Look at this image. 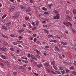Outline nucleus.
Listing matches in <instances>:
<instances>
[{
  "instance_id": "nucleus-1",
  "label": "nucleus",
  "mask_w": 76,
  "mask_h": 76,
  "mask_svg": "<svg viewBox=\"0 0 76 76\" xmlns=\"http://www.w3.org/2000/svg\"><path fill=\"white\" fill-rule=\"evenodd\" d=\"M59 15H60V14L58 13H57V14H56V15H54L53 17V19H60V16H59Z\"/></svg>"
},
{
  "instance_id": "nucleus-2",
  "label": "nucleus",
  "mask_w": 76,
  "mask_h": 76,
  "mask_svg": "<svg viewBox=\"0 0 76 76\" xmlns=\"http://www.w3.org/2000/svg\"><path fill=\"white\" fill-rule=\"evenodd\" d=\"M64 24V25H65L66 26H69V25H68V23L70 27H72V25L69 22H68L67 23L66 22H63Z\"/></svg>"
},
{
  "instance_id": "nucleus-3",
  "label": "nucleus",
  "mask_w": 76,
  "mask_h": 76,
  "mask_svg": "<svg viewBox=\"0 0 76 76\" xmlns=\"http://www.w3.org/2000/svg\"><path fill=\"white\" fill-rule=\"evenodd\" d=\"M66 19L69 20V21H72V18L69 15H67L66 17Z\"/></svg>"
},
{
  "instance_id": "nucleus-4",
  "label": "nucleus",
  "mask_w": 76,
  "mask_h": 76,
  "mask_svg": "<svg viewBox=\"0 0 76 76\" xmlns=\"http://www.w3.org/2000/svg\"><path fill=\"white\" fill-rule=\"evenodd\" d=\"M24 32V29L21 28L20 30L19 29L18 30V32L19 34H21V33Z\"/></svg>"
},
{
  "instance_id": "nucleus-5",
  "label": "nucleus",
  "mask_w": 76,
  "mask_h": 76,
  "mask_svg": "<svg viewBox=\"0 0 76 76\" xmlns=\"http://www.w3.org/2000/svg\"><path fill=\"white\" fill-rule=\"evenodd\" d=\"M31 58L32 60H34L36 61H37V59L35 57V56L32 55H31Z\"/></svg>"
},
{
  "instance_id": "nucleus-6",
  "label": "nucleus",
  "mask_w": 76,
  "mask_h": 76,
  "mask_svg": "<svg viewBox=\"0 0 76 76\" xmlns=\"http://www.w3.org/2000/svg\"><path fill=\"white\" fill-rule=\"evenodd\" d=\"M15 16V17L16 18H18L19 17V14L17 12H15L14 13Z\"/></svg>"
},
{
  "instance_id": "nucleus-7",
  "label": "nucleus",
  "mask_w": 76,
  "mask_h": 76,
  "mask_svg": "<svg viewBox=\"0 0 76 76\" xmlns=\"http://www.w3.org/2000/svg\"><path fill=\"white\" fill-rule=\"evenodd\" d=\"M37 67L38 68H41V67H42V64H37Z\"/></svg>"
},
{
  "instance_id": "nucleus-8",
  "label": "nucleus",
  "mask_w": 76,
  "mask_h": 76,
  "mask_svg": "<svg viewBox=\"0 0 76 76\" xmlns=\"http://www.w3.org/2000/svg\"><path fill=\"white\" fill-rule=\"evenodd\" d=\"M44 66L47 67H50V64L48 63H46L44 64Z\"/></svg>"
},
{
  "instance_id": "nucleus-9",
  "label": "nucleus",
  "mask_w": 76,
  "mask_h": 76,
  "mask_svg": "<svg viewBox=\"0 0 76 76\" xmlns=\"http://www.w3.org/2000/svg\"><path fill=\"white\" fill-rule=\"evenodd\" d=\"M46 70L47 71V72L48 73H51V70H50V69L48 68H46Z\"/></svg>"
},
{
  "instance_id": "nucleus-10",
  "label": "nucleus",
  "mask_w": 76,
  "mask_h": 76,
  "mask_svg": "<svg viewBox=\"0 0 76 76\" xmlns=\"http://www.w3.org/2000/svg\"><path fill=\"white\" fill-rule=\"evenodd\" d=\"M33 50L34 51H36L37 54H38V55H39V51H38V50L37 49H33Z\"/></svg>"
},
{
  "instance_id": "nucleus-11",
  "label": "nucleus",
  "mask_w": 76,
  "mask_h": 76,
  "mask_svg": "<svg viewBox=\"0 0 76 76\" xmlns=\"http://www.w3.org/2000/svg\"><path fill=\"white\" fill-rule=\"evenodd\" d=\"M11 25V23L10 22L9 23H7L6 25V26L7 27H9Z\"/></svg>"
},
{
  "instance_id": "nucleus-12",
  "label": "nucleus",
  "mask_w": 76,
  "mask_h": 76,
  "mask_svg": "<svg viewBox=\"0 0 76 76\" xmlns=\"http://www.w3.org/2000/svg\"><path fill=\"white\" fill-rule=\"evenodd\" d=\"M6 64H7V66H8V67H10V64L9 63V62L8 61H6L5 62Z\"/></svg>"
},
{
  "instance_id": "nucleus-13",
  "label": "nucleus",
  "mask_w": 76,
  "mask_h": 76,
  "mask_svg": "<svg viewBox=\"0 0 76 76\" xmlns=\"http://www.w3.org/2000/svg\"><path fill=\"white\" fill-rule=\"evenodd\" d=\"M69 69L71 70H74V66H72L71 67L69 68Z\"/></svg>"
},
{
  "instance_id": "nucleus-14",
  "label": "nucleus",
  "mask_w": 76,
  "mask_h": 76,
  "mask_svg": "<svg viewBox=\"0 0 76 76\" xmlns=\"http://www.w3.org/2000/svg\"><path fill=\"white\" fill-rule=\"evenodd\" d=\"M53 67L54 69L56 70H58V68L55 65L53 66Z\"/></svg>"
},
{
  "instance_id": "nucleus-15",
  "label": "nucleus",
  "mask_w": 76,
  "mask_h": 76,
  "mask_svg": "<svg viewBox=\"0 0 76 76\" xmlns=\"http://www.w3.org/2000/svg\"><path fill=\"white\" fill-rule=\"evenodd\" d=\"M65 71H66V73H70L71 72L70 70L67 69H66Z\"/></svg>"
},
{
  "instance_id": "nucleus-16",
  "label": "nucleus",
  "mask_w": 76,
  "mask_h": 76,
  "mask_svg": "<svg viewBox=\"0 0 76 76\" xmlns=\"http://www.w3.org/2000/svg\"><path fill=\"white\" fill-rule=\"evenodd\" d=\"M18 69H22V70H24V69H25V68L23 67V66H21L19 67Z\"/></svg>"
},
{
  "instance_id": "nucleus-17",
  "label": "nucleus",
  "mask_w": 76,
  "mask_h": 76,
  "mask_svg": "<svg viewBox=\"0 0 76 76\" xmlns=\"http://www.w3.org/2000/svg\"><path fill=\"white\" fill-rule=\"evenodd\" d=\"M53 4L51 3L50 4H48V7L49 9H51V6H52Z\"/></svg>"
},
{
  "instance_id": "nucleus-18",
  "label": "nucleus",
  "mask_w": 76,
  "mask_h": 76,
  "mask_svg": "<svg viewBox=\"0 0 76 76\" xmlns=\"http://www.w3.org/2000/svg\"><path fill=\"white\" fill-rule=\"evenodd\" d=\"M51 65H55L56 64L55 63V61H52L51 62Z\"/></svg>"
},
{
  "instance_id": "nucleus-19",
  "label": "nucleus",
  "mask_w": 76,
  "mask_h": 76,
  "mask_svg": "<svg viewBox=\"0 0 76 76\" xmlns=\"http://www.w3.org/2000/svg\"><path fill=\"white\" fill-rule=\"evenodd\" d=\"M3 45H8V43L4 41V42Z\"/></svg>"
},
{
  "instance_id": "nucleus-20",
  "label": "nucleus",
  "mask_w": 76,
  "mask_h": 76,
  "mask_svg": "<svg viewBox=\"0 0 76 76\" xmlns=\"http://www.w3.org/2000/svg\"><path fill=\"white\" fill-rule=\"evenodd\" d=\"M1 57L2 58H4V59H6V57H5V56L3 55H1Z\"/></svg>"
},
{
  "instance_id": "nucleus-21",
  "label": "nucleus",
  "mask_w": 76,
  "mask_h": 76,
  "mask_svg": "<svg viewBox=\"0 0 76 76\" xmlns=\"http://www.w3.org/2000/svg\"><path fill=\"white\" fill-rule=\"evenodd\" d=\"M25 11L26 12H31V9H27L26 10H25Z\"/></svg>"
},
{
  "instance_id": "nucleus-22",
  "label": "nucleus",
  "mask_w": 76,
  "mask_h": 76,
  "mask_svg": "<svg viewBox=\"0 0 76 76\" xmlns=\"http://www.w3.org/2000/svg\"><path fill=\"white\" fill-rule=\"evenodd\" d=\"M20 8L22 9H23V10H25V9H26V8H25V7H23V6H20Z\"/></svg>"
},
{
  "instance_id": "nucleus-23",
  "label": "nucleus",
  "mask_w": 76,
  "mask_h": 76,
  "mask_svg": "<svg viewBox=\"0 0 76 76\" xmlns=\"http://www.w3.org/2000/svg\"><path fill=\"white\" fill-rule=\"evenodd\" d=\"M43 31H45V33H47V34H48V31L47 30V29H44Z\"/></svg>"
},
{
  "instance_id": "nucleus-24",
  "label": "nucleus",
  "mask_w": 76,
  "mask_h": 76,
  "mask_svg": "<svg viewBox=\"0 0 76 76\" xmlns=\"http://www.w3.org/2000/svg\"><path fill=\"white\" fill-rule=\"evenodd\" d=\"M0 50L2 51H5L6 50V48H0Z\"/></svg>"
},
{
  "instance_id": "nucleus-25",
  "label": "nucleus",
  "mask_w": 76,
  "mask_h": 76,
  "mask_svg": "<svg viewBox=\"0 0 76 76\" xmlns=\"http://www.w3.org/2000/svg\"><path fill=\"white\" fill-rule=\"evenodd\" d=\"M61 44H63V45H67V43L66 42H61Z\"/></svg>"
},
{
  "instance_id": "nucleus-26",
  "label": "nucleus",
  "mask_w": 76,
  "mask_h": 76,
  "mask_svg": "<svg viewBox=\"0 0 76 76\" xmlns=\"http://www.w3.org/2000/svg\"><path fill=\"white\" fill-rule=\"evenodd\" d=\"M61 73H62V75H63L66 73V71L64 70L63 71H61Z\"/></svg>"
},
{
  "instance_id": "nucleus-27",
  "label": "nucleus",
  "mask_w": 76,
  "mask_h": 76,
  "mask_svg": "<svg viewBox=\"0 0 76 76\" xmlns=\"http://www.w3.org/2000/svg\"><path fill=\"white\" fill-rule=\"evenodd\" d=\"M72 30L73 33H76V30H75V29L72 28Z\"/></svg>"
},
{
  "instance_id": "nucleus-28",
  "label": "nucleus",
  "mask_w": 76,
  "mask_h": 76,
  "mask_svg": "<svg viewBox=\"0 0 76 76\" xmlns=\"http://www.w3.org/2000/svg\"><path fill=\"white\" fill-rule=\"evenodd\" d=\"M58 67L59 70H63V67H62L59 66H58Z\"/></svg>"
},
{
  "instance_id": "nucleus-29",
  "label": "nucleus",
  "mask_w": 76,
  "mask_h": 76,
  "mask_svg": "<svg viewBox=\"0 0 76 76\" xmlns=\"http://www.w3.org/2000/svg\"><path fill=\"white\" fill-rule=\"evenodd\" d=\"M73 13L74 14V15H76V10H74L73 11Z\"/></svg>"
},
{
  "instance_id": "nucleus-30",
  "label": "nucleus",
  "mask_w": 76,
  "mask_h": 76,
  "mask_svg": "<svg viewBox=\"0 0 76 76\" xmlns=\"http://www.w3.org/2000/svg\"><path fill=\"white\" fill-rule=\"evenodd\" d=\"M15 6H12V7L10 9V10L11 12H12V9L13 10L14 9H15Z\"/></svg>"
},
{
  "instance_id": "nucleus-31",
  "label": "nucleus",
  "mask_w": 76,
  "mask_h": 76,
  "mask_svg": "<svg viewBox=\"0 0 76 76\" xmlns=\"http://www.w3.org/2000/svg\"><path fill=\"white\" fill-rule=\"evenodd\" d=\"M27 32H28V33H32V31H31L29 29H26Z\"/></svg>"
},
{
  "instance_id": "nucleus-32",
  "label": "nucleus",
  "mask_w": 76,
  "mask_h": 76,
  "mask_svg": "<svg viewBox=\"0 0 76 76\" xmlns=\"http://www.w3.org/2000/svg\"><path fill=\"white\" fill-rule=\"evenodd\" d=\"M2 36L3 37H4V38H7V39H8V37L7 36H6L2 34Z\"/></svg>"
},
{
  "instance_id": "nucleus-33",
  "label": "nucleus",
  "mask_w": 76,
  "mask_h": 76,
  "mask_svg": "<svg viewBox=\"0 0 76 76\" xmlns=\"http://www.w3.org/2000/svg\"><path fill=\"white\" fill-rule=\"evenodd\" d=\"M17 42L18 43H21V44L23 43V42H22V41L20 40H17Z\"/></svg>"
},
{
  "instance_id": "nucleus-34",
  "label": "nucleus",
  "mask_w": 76,
  "mask_h": 76,
  "mask_svg": "<svg viewBox=\"0 0 76 76\" xmlns=\"http://www.w3.org/2000/svg\"><path fill=\"white\" fill-rule=\"evenodd\" d=\"M55 72H56L57 74H58V75L60 74H61V72H60L59 71H55Z\"/></svg>"
},
{
  "instance_id": "nucleus-35",
  "label": "nucleus",
  "mask_w": 76,
  "mask_h": 76,
  "mask_svg": "<svg viewBox=\"0 0 76 76\" xmlns=\"http://www.w3.org/2000/svg\"><path fill=\"white\" fill-rule=\"evenodd\" d=\"M51 73H52V74H53L54 75H55V74H56L55 72H54L53 70L51 71Z\"/></svg>"
},
{
  "instance_id": "nucleus-36",
  "label": "nucleus",
  "mask_w": 76,
  "mask_h": 76,
  "mask_svg": "<svg viewBox=\"0 0 76 76\" xmlns=\"http://www.w3.org/2000/svg\"><path fill=\"white\" fill-rule=\"evenodd\" d=\"M2 28L3 29H5V30H7V28L5 26H3L2 27Z\"/></svg>"
},
{
  "instance_id": "nucleus-37",
  "label": "nucleus",
  "mask_w": 76,
  "mask_h": 76,
  "mask_svg": "<svg viewBox=\"0 0 76 76\" xmlns=\"http://www.w3.org/2000/svg\"><path fill=\"white\" fill-rule=\"evenodd\" d=\"M70 11H69V10H67L66 11V14L67 15H69V13H70Z\"/></svg>"
},
{
  "instance_id": "nucleus-38",
  "label": "nucleus",
  "mask_w": 76,
  "mask_h": 76,
  "mask_svg": "<svg viewBox=\"0 0 76 76\" xmlns=\"http://www.w3.org/2000/svg\"><path fill=\"white\" fill-rule=\"evenodd\" d=\"M42 9L43 10H45V11H47V9L45 7H43L42 8Z\"/></svg>"
},
{
  "instance_id": "nucleus-39",
  "label": "nucleus",
  "mask_w": 76,
  "mask_h": 76,
  "mask_svg": "<svg viewBox=\"0 0 76 76\" xmlns=\"http://www.w3.org/2000/svg\"><path fill=\"white\" fill-rule=\"evenodd\" d=\"M28 25L29 28H32V26H31V24L30 23H28Z\"/></svg>"
},
{
  "instance_id": "nucleus-40",
  "label": "nucleus",
  "mask_w": 76,
  "mask_h": 76,
  "mask_svg": "<svg viewBox=\"0 0 76 76\" xmlns=\"http://www.w3.org/2000/svg\"><path fill=\"white\" fill-rule=\"evenodd\" d=\"M58 11H57V10H55L53 11V13H57H57H58Z\"/></svg>"
},
{
  "instance_id": "nucleus-41",
  "label": "nucleus",
  "mask_w": 76,
  "mask_h": 76,
  "mask_svg": "<svg viewBox=\"0 0 76 76\" xmlns=\"http://www.w3.org/2000/svg\"><path fill=\"white\" fill-rule=\"evenodd\" d=\"M25 19H26V20H29V18L28 17L27 18L25 17Z\"/></svg>"
},
{
  "instance_id": "nucleus-42",
  "label": "nucleus",
  "mask_w": 76,
  "mask_h": 76,
  "mask_svg": "<svg viewBox=\"0 0 76 76\" xmlns=\"http://www.w3.org/2000/svg\"><path fill=\"white\" fill-rule=\"evenodd\" d=\"M36 22L37 23H36V25L38 26L39 23V22L38 21H37Z\"/></svg>"
},
{
  "instance_id": "nucleus-43",
  "label": "nucleus",
  "mask_w": 76,
  "mask_h": 76,
  "mask_svg": "<svg viewBox=\"0 0 76 76\" xmlns=\"http://www.w3.org/2000/svg\"><path fill=\"white\" fill-rule=\"evenodd\" d=\"M49 14V13L48 12H44V15H48Z\"/></svg>"
},
{
  "instance_id": "nucleus-44",
  "label": "nucleus",
  "mask_w": 76,
  "mask_h": 76,
  "mask_svg": "<svg viewBox=\"0 0 76 76\" xmlns=\"http://www.w3.org/2000/svg\"><path fill=\"white\" fill-rule=\"evenodd\" d=\"M72 74L74 75H76V72L75 71H73L72 72Z\"/></svg>"
},
{
  "instance_id": "nucleus-45",
  "label": "nucleus",
  "mask_w": 76,
  "mask_h": 76,
  "mask_svg": "<svg viewBox=\"0 0 76 76\" xmlns=\"http://www.w3.org/2000/svg\"><path fill=\"white\" fill-rule=\"evenodd\" d=\"M56 48V50L57 51H58V52H60V50L58 49V48Z\"/></svg>"
},
{
  "instance_id": "nucleus-46",
  "label": "nucleus",
  "mask_w": 76,
  "mask_h": 76,
  "mask_svg": "<svg viewBox=\"0 0 76 76\" xmlns=\"http://www.w3.org/2000/svg\"><path fill=\"white\" fill-rule=\"evenodd\" d=\"M0 65L1 66H2V67H4V64H3L2 63H0Z\"/></svg>"
},
{
  "instance_id": "nucleus-47",
  "label": "nucleus",
  "mask_w": 76,
  "mask_h": 76,
  "mask_svg": "<svg viewBox=\"0 0 76 76\" xmlns=\"http://www.w3.org/2000/svg\"><path fill=\"white\" fill-rule=\"evenodd\" d=\"M6 16V15H4L2 17V18L3 19H4V18Z\"/></svg>"
},
{
  "instance_id": "nucleus-48",
  "label": "nucleus",
  "mask_w": 76,
  "mask_h": 76,
  "mask_svg": "<svg viewBox=\"0 0 76 76\" xmlns=\"http://www.w3.org/2000/svg\"><path fill=\"white\" fill-rule=\"evenodd\" d=\"M10 37H15V35L13 34H12L10 35Z\"/></svg>"
},
{
  "instance_id": "nucleus-49",
  "label": "nucleus",
  "mask_w": 76,
  "mask_h": 76,
  "mask_svg": "<svg viewBox=\"0 0 76 76\" xmlns=\"http://www.w3.org/2000/svg\"><path fill=\"white\" fill-rule=\"evenodd\" d=\"M53 36L51 35H49L48 36V38H51V37H53Z\"/></svg>"
},
{
  "instance_id": "nucleus-50",
  "label": "nucleus",
  "mask_w": 76,
  "mask_h": 76,
  "mask_svg": "<svg viewBox=\"0 0 76 76\" xmlns=\"http://www.w3.org/2000/svg\"><path fill=\"white\" fill-rule=\"evenodd\" d=\"M22 26L23 27H25V28H26V24H23Z\"/></svg>"
},
{
  "instance_id": "nucleus-51",
  "label": "nucleus",
  "mask_w": 76,
  "mask_h": 76,
  "mask_svg": "<svg viewBox=\"0 0 76 76\" xmlns=\"http://www.w3.org/2000/svg\"><path fill=\"white\" fill-rule=\"evenodd\" d=\"M43 27H45V28L46 27V28H48V26H47V25H43Z\"/></svg>"
},
{
  "instance_id": "nucleus-52",
  "label": "nucleus",
  "mask_w": 76,
  "mask_h": 76,
  "mask_svg": "<svg viewBox=\"0 0 76 76\" xmlns=\"http://www.w3.org/2000/svg\"><path fill=\"white\" fill-rule=\"evenodd\" d=\"M27 56H28V57L29 58L31 57V55L29 53L28 54Z\"/></svg>"
},
{
  "instance_id": "nucleus-53",
  "label": "nucleus",
  "mask_w": 76,
  "mask_h": 76,
  "mask_svg": "<svg viewBox=\"0 0 76 76\" xmlns=\"http://www.w3.org/2000/svg\"><path fill=\"white\" fill-rule=\"evenodd\" d=\"M33 36L34 37H36L37 36V34H34L33 35Z\"/></svg>"
},
{
  "instance_id": "nucleus-54",
  "label": "nucleus",
  "mask_w": 76,
  "mask_h": 76,
  "mask_svg": "<svg viewBox=\"0 0 76 76\" xmlns=\"http://www.w3.org/2000/svg\"><path fill=\"white\" fill-rule=\"evenodd\" d=\"M36 57L37 58H39V57H40V56H39L38 55H37L36 56Z\"/></svg>"
},
{
  "instance_id": "nucleus-55",
  "label": "nucleus",
  "mask_w": 76,
  "mask_h": 76,
  "mask_svg": "<svg viewBox=\"0 0 76 76\" xmlns=\"http://www.w3.org/2000/svg\"><path fill=\"white\" fill-rule=\"evenodd\" d=\"M30 3H34V1H33V0H30Z\"/></svg>"
},
{
  "instance_id": "nucleus-56",
  "label": "nucleus",
  "mask_w": 76,
  "mask_h": 76,
  "mask_svg": "<svg viewBox=\"0 0 76 76\" xmlns=\"http://www.w3.org/2000/svg\"><path fill=\"white\" fill-rule=\"evenodd\" d=\"M18 39H22V37L20 36L18 37Z\"/></svg>"
},
{
  "instance_id": "nucleus-57",
  "label": "nucleus",
  "mask_w": 76,
  "mask_h": 76,
  "mask_svg": "<svg viewBox=\"0 0 76 76\" xmlns=\"http://www.w3.org/2000/svg\"><path fill=\"white\" fill-rule=\"evenodd\" d=\"M59 57L61 59H62L63 58H62V56H61L60 55H59Z\"/></svg>"
},
{
  "instance_id": "nucleus-58",
  "label": "nucleus",
  "mask_w": 76,
  "mask_h": 76,
  "mask_svg": "<svg viewBox=\"0 0 76 76\" xmlns=\"http://www.w3.org/2000/svg\"><path fill=\"white\" fill-rule=\"evenodd\" d=\"M10 50H11V51H14V49H13L12 48H10Z\"/></svg>"
},
{
  "instance_id": "nucleus-59",
  "label": "nucleus",
  "mask_w": 76,
  "mask_h": 76,
  "mask_svg": "<svg viewBox=\"0 0 76 76\" xmlns=\"http://www.w3.org/2000/svg\"><path fill=\"white\" fill-rule=\"evenodd\" d=\"M13 44L15 45H16L17 44H18V43L17 42H13Z\"/></svg>"
},
{
  "instance_id": "nucleus-60",
  "label": "nucleus",
  "mask_w": 76,
  "mask_h": 76,
  "mask_svg": "<svg viewBox=\"0 0 76 76\" xmlns=\"http://www.w3.org/2000/svg\"><path fill=\"white\" fill-rule=\"evenodd\" d=\"M34 42H36L37 41V39L36 38H34Z\"/></svg>"
},
{
  "instance_id": "nucleus-61",
  "label": "nucleus",
  "mask_w": 76,
  "mask_h": 76,
  "mask_svg": "<svg viewBox=\"0 0 76 76\" xmlns=\"http://www.w3.org/2000/svg\"><path fill=\"white\" fill-rule=\"evenodd\" d=\"M53 42H54V43H56V42H57V41H56V40H53Z\"/></svg>"
},
{
  "instance_id": "nucleus-62",
  "label": "nucleus",
  "mask_w": 76,
  "mask_h": 76,
  "mask_svg": "<svg viewBox=\"0 0 76 76\" xmlns=\"http://www.w3.org/2000/svg\"><path fill=\"white\" fill-rule=\"evenodd\" d=\"M32 25H33V26H35V23H34V22H33L32 23Z\"/></svg>"
},
{
  "instance_id": "nucleus-63",
  "label": "nucleus",
  "mask_w": 76,
  "mask_h": 76,
  "mask_svg": "<svg viewBox=\"0 0 76 76\" xmlns=\"http://www.w3.org/2000/svg\"><path fill=\"white\" fill-rule=\"evenodd\" d=\"M28 69L29 70H31V67H28Z\"/></svg>"
},
{
  "instance_id": "nucleus-64",
  "label": "nucleus",
  "mask_w": 76,
  "mask_h": 76,
  "mask_svg": "<svg viewBox=\"0 0 76 76\" xmlns=\"http://www.w3.org/2000/svg\"><path fill=\"white\" fill-rule=\"evenodd\" d=\"M13 74L15 75H16V72H13Z\"/></svg>"
}]
</instances>
